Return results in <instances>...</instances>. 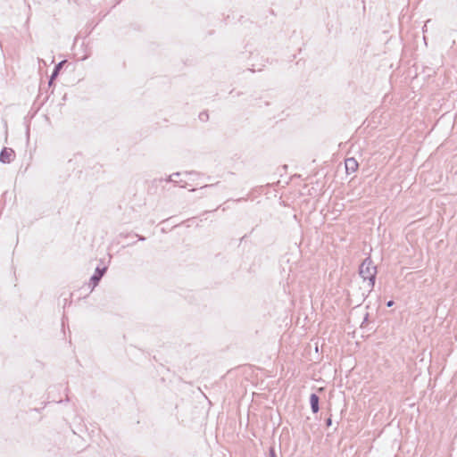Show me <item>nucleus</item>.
Segmentation results:
<instances>
[{
    "mask_svg": "<svg viewBox=\"0 0 457 457\" xmlns=\"http://www.w3.org/2000/svg\"><path fill=\"white\" fill-rule=\"evenodd\" d=\"M359 275L364 281H368L370 287L369 294L374 289L378 269L373 264V261L370 256L366 257L359 266Z\"/></svg>",
    "mask_w": 457,
    "mask_h": 457,
    "instance_id": "obj_1",
    "label": "nucleus"
},
{
    "mask_svg": "<svg viewBox=\"0 0 457 457\" xmlns=\"http://www.w3.org/2000/svg\"><path fill=\"white\" fill-rule=\"evenodd\" d=\"M106 271H107L106 266H104V267L97 266L96 268L95 272L93 273V275L90 277V279H89V287H91V290L95 289V287H96L98 286V284L100 283L101 279L103 278V277L104 276Z\"/></svg>",
    "mask_w": 457,
    "mask_h": 457,
    "instance_id": "obj_2",
    "label": "nucleus"
},
{
    "mask_svg": "<svg viewBox=\"0 0 457 457\" xmlns=\"http://www.w3.org/2000/svg\"><path fill=\"white\" fill-rule=\"evenodd\" d=\"M15 157V152L12 148L3 147L0 151V162L4 164L10 163Z\"/></svg>",
    "mask_w": 457,
    "mask_h": 457,
    "instance_id": "obj_3",
    "label": "nucleus"
},
{
    "mask_svg": "<svg viewBox=\"0 0 457 457\" xmlns=\"http://www.w3.org/2000/svg\"><path fill=\"white\" fill-rule=\"evenodd\" d=\"M65 62H66V60H62V61L59 62L57 64H55V66L52 71V74L48 79V87L54 86V80L58 77L60 71L62 69Z\"/></svg>",
    "mask_w": 457,
    "mask_h": 457,
    "instance_id": "obj_4",
    "label": "nucleus"
},
{
    "mask_svg": "<svg viewBox=\"0 0 457 457\" xmlns=\"http://www.w3.org/2000/svg\"><path fill=\"white\" fill-rule=\"evenodd\" d=\"M345 171L347 174L355 172L358 169V162L353 157L346 158L345 161Z\"/></svg>",
    "mask_w": 457,
    "mask_h": 457,
    "instance_id": "obj_5",
    "label": "nucleus"
},
{
    "mask_svg": "<svg viewBox=\"0 0 457 457\" xmlns=\"http://www.w3.org/2000/svg\"><path fill=\"white\" fill-rule=\"evenodd\" d=\"M310 406L312 412L316 414L320 411V396L316 393H312L310 395Z\"/></svg>",
    "mask_w": 457,
    "mask_h": 457,
    "instance_id": "obj_6",
    "label": "nucleus"
},
{
    "mask_svg": "<svg viewBox=\"0 0 457 457\" xmlns=\"http://www.w3.org/2000/svg\"><path fill=\"white\" fill-rule=\"evenodd\" d=\"M181 175L180 172H174L173 174L170 175L167 179H165L166 182H172L175 185L178 184V181L173 179L174 177H179Z\"/></svg>",
    "mask_w": 457,
    "mask_h": 457,
    "instance_id": "obj_7",
    "label": "nucleus"
},
{
    "mask_svg": "<svg viewBox=\"0 0 457 457\" xmlns=\"http://www.w3.org/2000/svg\"><path fill=\"white\" fill-rule=\"evenodd\" d=\"M268 457H278L274 445L270 446L269 453H268Z\"/></svg>",
    "mask_w": 457,
    "mask_h": 457,
    "instance_id": "obj_8",
    "label": "nucleus"
},
{
    "mask_svg": "<svg viewBox=\"0 0 457 457\" xmlns=\"http://www.w3.org/2000/svg\"><path fill=\"white\" fill-rule=\"evenodd\" d=\"M199 120L204 122L207 121L209 120V113L206 111L201 112L199 113Z\"/></svg>",
    "mask_w": 457,
    "mask_h": 457,
    "instance_id": "obj_9",
    "label": "nucleus"
},
{
    "mask_svg": "<svg viewBox=\"0 0 457 457\" xmlns=\"http://www.w3.org/2000/svg\"><path fill=\"white\" fill-rule=\"evenodd\" d=\"M369 318H370V314H369V312H366L364 317H363V320L361 323V326H360L361 328H364L368 325Z\"/></svg>",
    "mask_w": 457,
    "mask_h": 457,
    "instance_id": "obj_10",
    "label": "nucleus"
},
{
    "mask_svg": "<svg viewBox=\"0 0 457 457\" xmlns=\"http://www.w3.org/2000/svg\"><path fill=\"white\" fill-rule=\"evenodd\" d=\"M325 424L327 427H330L332 425L331 414L325 420Z\"/></svg>",
    "mask_w": 457,
    "mask_h": 457,
    "instance_id": "obj_11",
    "label": "nucleus"
},
{
    "mask_svg": "<svg viewBox=\"0 0 457 457\" xmlns=\"http://www.w3.org/2000/svg\"><path fill=\"white\" fill-rule=\"evenodd\" d=\"M134 236L137 237L138 241H145L146 239L145 237H144L142 235L134 234Z\"/></svg>",
    "mask_w": 457,
    "mask_h": 457,
    "instance_id": "obj_12",
    "label": "nucleus"
},
{
    "mask_svg": "<svg viewBox=\"0 0 457 457\" xmlns=\"http://www.w3.org/2000/svg\"><path fill=\"white\" fill-rule=\"evenodd\" d=\"M395 304V301L394 300H389L386 302V305L387 307H392L393 305Z\"/></svg>",
    "mask_w": 457,
    "mask_h": 457,
    "instance_id": "obj_13",
    "label": "nucleus"
},
{
    "mask_svg": "<svg viewBox=\"0 0 457 457\" xmlns=\"http://www.w3.org/2000/svg\"><path fill=\"white\" fill-rule=\"evenodd\" d=\"M129 236H131V233H126V234H124V233H120V237H129Z\"/></svg>",
    "mask_w": 457,
    "mask_h": 457,
    "instance_id": "obj_14",
    "label": "nucleus"
},
{
    "mask_svg": "<svg viewBox=\"0 0 457 457\" xmlns=\"http://www.w3.org/2000/svg\"><path fill=\"white\" fill-rule=\"evenodd\" d=\"M213 186H214L213 184H212V185H204L201 188L211 187H213Z\"/></svg>",
    "mask_w": 457,
    "mask_h": 457,
    "instance_id": "obj_15",
    "label": "nucleus"
},
{
    "mask_svg": "<svg viewBox=\"0 0 457 457\" xmlns=\"http://www.w3.org/2000/svg\"><path fill=\"white\" fill-rule=\"evenodd\" d=\"M367 296H368V295L362 294L363 300H365L367 298Z\"/></svg>",
    "mask_w": 457,
    "mask_h": 457,
    "instance_id": "obj_16",
    "label": "nucleus"
},
{
    "mask_svg": "<svg viewBox=\"0 0 457 457\" xmlns=\"http://www.w3.org/2000/svg\"><path fill=\"white\" fill-rule=\"evenodd\" d=\"M134 244H135V242H134V243H132V244H127V246L132 245H134Z\"/></svg>",
    "mask_w": 457,
    "mask_h": 457,
    "instance_id": "obj_17",
    "label": "nucleus"
}]
</instances>
